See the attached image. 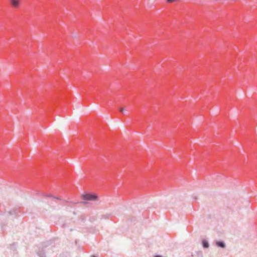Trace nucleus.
Returning <instances> with one entry per match:
<instances>
[{"label":"nucleus","mask_w":257,"mask_h":257,"mask_svg":"<svg viewBox=\"0 0 257 257\" xmlns=\"http://www.w3.org/2000/svg\"><path fill=\"white\" fill-rule=\"evenodd\" d=\"M216 244L217 246L221 247V248L225 247V244L224 242H223L222 241H217L216 242Z\"/></svg>","instance_id":"nucleus-4"},{"label":"nucleus","mask_w":257,"mask_h":257,"mask_svg":"<svg viewBox=\"0 0 257 257\" xmlns=\"http://www.w3.org/2000/svg\"><path fill=\"white\" fill-rule=\"evenodd\" d=\"M38 255H39V256L40 257H46L45 255V254H44L43 253H39V254H38Z\"/></svg>","instance_id":"nucleus-8"},{"label":"nucleus","mask_w":257,"mask_h":257,"mask_svg":"<svg viewBox=\"0 0 257 257\" xmlns=\"http://www.w3.org/2000/svg\"><path fill=\"white\" fill-rule=\"evenodd\" d=\"M11 5L14 7H17L19 5V0H11Z\"/></svg>","instance_id":"nucleus-6"},{"label":"nucleus","mask_w":257,"mask_h":257,"mask_svg":"<svg viewBox=\"0 0 257 257\" xmlns=\"http://www.w3.org/2000/svg\"><path fill=\"white\" fill-rule=\"evenodd\" d=\"M48 102L51 104H53V103H55V100H54L53 99H50V100H49Z\"/></svg>","instance_id":"nucleus-7"},{"label":"nucleus","mask_w":257,"mask_h":257,"mask_svg":"<svg viewBox=\"0 0 257 257\" xmlns=\"http://www.w3.org/2000/svg\"><path fill=\"white\" fill-rule=\"evenodd\" d=\"M123 110H124V109H122H122H120V112H122V111H123Z\"/></svg>","instance_id":"nucleus-10"},{"label":"nucleus","mask_w":257,"mask_h":257,"mask_svg":"<svg viewBox=\"0 0 257 257\" xmlns=\"http://www.w3.org/2000/svg\"><path fill=\"white\" fill-rule=\"evenodd\" d=\"M191 256L194 257H203V253L201 250L195 251L191 254Z\"/></svg>","instance_id":"nucleus-2"},{"label":"nucleus","mask_w":257,"mask_h":257,"mask_svg":"<svg viewBox=\"0 0 257 257\" xmlns=\"http://www.w3.org/2000/svg\"><path fill=\"white\" fill-rule=\"evenodd\" d=\"M56 199H60L59 198H56Z\"/></svg>","instance_id":"nucleus-11"},{"label":"nucleus","mask_w":257,"mask_h":257,"mask_svg":"<svg viewBox=\"0 0 257 257\" xmlns=\"http://www.w3.org/2000/svg\"><path fill=\"white\" fill-rule=\"evenodd\" d=\"M92 257H96V256H95L93 255V256H92Z\"/></svg>","instance_id":"nucleus-12"},{"label":"nucleus","mask_w":257,"mask_h":257,"mask_svg":"<svg viewBox=\"0 0 257 257\" xmlns=\"http://www.w3.org/2000/svg\"><path fill=\"white\" fill-rule=\"evenodd\" d=\"M82 198L85 201H95L97 200V196L95 194H86L82 195Z\"/></svg>","instance_id":"nucleus-1"},{"label":"nucleus","mask_w":257,"mask_h":257,"mask_svg":"<svg viewBox=\"0 0 257 257\" xmlns=\"http://www.w3.org/2000/svg\"><path fill=\"white\" fill-rule=\"evenodd\" d=\"M202 244L204 248H208L209 244L208 241L206 239H203L202 241Z\"/></svg>","instance_id":"nucleus-5"},{"label":"nucleus","mask_w":257,"mask_h":257,"mask_svg":"<svg viewBox=\"0 0 257 257\" xmlns=\"http://www.w3.org/2000/svg\"><path fill=\"white\" fill-rule=\"evenodd\" d=\"M19 213H20L19 211L17 209H13V210H10L9 212V213L10 215H14L16 216H18Z\"/></svg>","instance_id":"nucleus-3"},{"label":"nucleus","mask_w":257,"mask_h":257,"mask_svg":"<svg viewBox=\"0 0 257 257\" xmlns=\"http://www.w3.org/2000/svg\"><path fill=\"white\" fill-rule=\"evenodd\" d=\"M154 257H163V256H162L160 255H156L154 256Z\"/></svg>","instance_id":"nucleus-9"}]
</instances>
